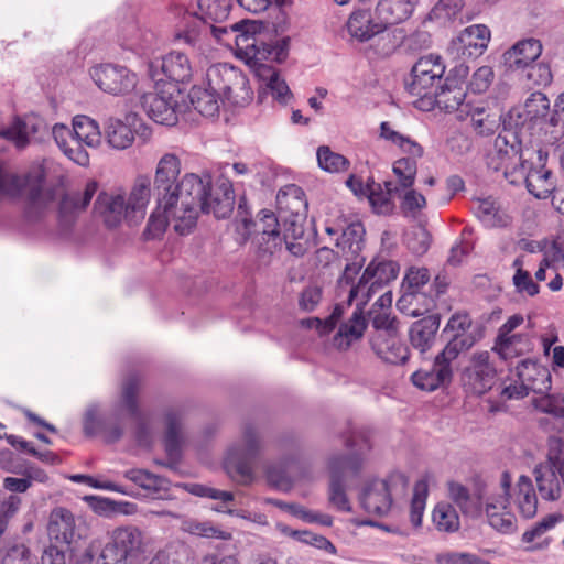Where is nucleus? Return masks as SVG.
I'll list each match as a JSON object with an SVG mask.
<instances>
[{
	"label": "nucleus",
	"mask_w": 564,
	"mask_h": 564,
	"mask_svg": "<svg viewBox=\"0 0 564 564\" xmlns=\"http://www.w3.org/2000/svg\"><path fill=\"white\" fill-rule=\"evenodd\" d=\"M209 175L185 174L173 192L161 194L150 215L144 235L155 239L171 226L180 235L189 234L196 225L198 210L226 218L234 209L235 193L231 182L219 177L214 188Z\"/></svg>",
	"instance_id": "nucleus-1"
},
{
	"label": "nucleus",
	"mask_w": 564,
	"mask_h": 564,
	"mask_svg": "<svg viewBox=\"0 0 564 564\" xmlns=\"http://www.w3.org/2000/svg\"><path fill=\"white\" fill-rule=\"evenodd\" d=\"M140 380L135 376L126 378L121 384L119 399L113 403L110 414L105 417L97 403L89 404L83 416V430L87 436H101L107 443H115L123 435V419L132 416L138 421L135 440L142 447H149L151 435L147 431L139 410L138 393Z\"/></svg>",
	"instance_id": "nucleus-2"
},
{
	"label": "nucleus",
	"mask_w": 564,
	"mask_h": 564,
	"mask_svg": "<svg viewBox=\"0 0 564 564\" xmlns=\"http://www.w3.org/2000/svg\"><path fill=\"white\" fill-rule=\"evenodd\" d=\"M498 163L495 170H502L511 184L525 183L530 194L539 199L547 198L555 189V180L545 166L547 152L540 145L536 150L527 148L519 153L514 145H509L505 137L495 142Z\"/></svg>",
	"instance_id": "nucleus-3"
},
{
	"label": "nucleus",
	"mask_w": 564,
	"mask_h": 564,
	"mask_svg": "<svg viewBox=\"0 0 564 564\" xmlns=\"http://www.w3.org/2000/svg\"><path fill=\"white\" fill-rule=\"evenodd\" d=\"M510 486L511 477L503 473L498 486L488 492L470 494L462 484L452 481L448 484V496L464 514L478 518L485 513L488 524L494 530L502 534H512L517 531L518 524L516 514L509 509Z\"/></svg>",
	"instance_id": "nucleus-4"
},
{
	"label": "nucleus",
	"mask_w": 564,
	"mask_h": 564,
	"mask_svg": "<svg viewBox=\"0 0 564 564\" xmlns=\"http://www.w3.org/2000/svg\"><path fill=\"white\" fill-rule=\"evenodd\" d=\"M256 40L240 37L238 40V57L241 58L251 69L259 82L258 97L262 100L270 95L273 100L281 105H288L293 94L273 63H281L288 56V47L284 41L269 44L264 41L258 48Z\"/></svg>",
	"instance_id": "nucleus-5"
},
{
	"label": "nucleus",
	"mask_w": 564,
	"mask_h": 564,
	"mask_svg": "<svg viewBox=\"0 0 564 564\" xmlns=\"http://www.w3.org/2000/svg\"><path fill=\"white\" fill-rule=\"evenodd\" d=\"M152 197V180L148 174H138L128 193L117 189L101 193L96 206L108 227H117L122 221L140 224Z\"/></svg>",
	"instance_id": "nucleus-6"
},
{
	"label": "nucleus",
	"mask_w": 564,
	"mask_h": 564,
	"mask_svg": "<svg viewBox=\"0 0 564 564\" xmlns=\"http://www.w3.org/2000/svg\"><path fill=\"white\" fill-rule=\"evenodd\" d=\"M52 134L62 152L80 166L89 164V154L85 148L97 150L102 144L99 123L85 115L73 118L72 129L63 123H55Z\"/></svg>",
	"instance_id": "nucleus-7"
},
{
	"label": "nucleus",
	"mask_w": 564,
	"mask_h": 564,
	"mask_svg": "<svg viewBox=\"0 0 564 564\" xmlns=\"http://www.w3.org/2000/svg\"><path fill=\"white\" fill-rule=\"evenodd\" d=\"M409 478L401 471L391 473L386 479L366 481L359 492L361 508L372 516H386L394 501L408 492Z\"/></svg>",
	"instance_id": "nucleus-8"
},
{
	"label": "nucleus",
	"mask_w": 564,
	"mask_h": 564,
	"mask_svg": "<svg viewBox=\"0 0 564 564\" xmlns=\"http://www.w3.org/2000/svg\"><path fill=\"white\" fill-rule=\"evenodd\" d=\"M206 77L210 87L220 90L223 105L243 108L253 99L248 78L234 66L213 65L207 69Z\"/></svg>",
	"instance_id": "nucleus-9"
},
{
	"label": "nucleus",
	"mask_w": 564,
	"mask_h": 564,
	"mask_svg": "<svg viewBox=\"0 0 564 564\" xmlns=\"http://www.w3.org/2000/svg\"><path fill=\"white\" fill-rule=\"evenodd\" d=\"M371 446L365 442L359 452L350 456L335 455L328 459L327 468L329 473L328 501L339 511L350 512V501L346 495L344 476L348 471L357 473L369 453Z\"/></svg>",
	"instance_id": "nucleus-10"
},
{
	"label": "nucleus",
	"mask_w": 564,
	"mask_h": 564,
	"mask_svg": "<svg viewBox=\"0 0 564 564\" xmlns=\"http://www.w3.org/2000/svg\"><path fill=\"white\" fill-rule=\"evenodd\" d=\"M260 448L259 431L253 425H246L241 441L227 451L224 459V468L234 480L247 484L252 479V459Z\"/></svg>",
	"instance_id": "nucleus-11"
},
{
	"label": "nucleus",
	"mask_w": 564,
	"mask_h": 564,
	"mask_svg": "<svg viewBox=\"0 0 564 564\" xmlns=\"http://www.w3.org/2000/svg\"><path fill=\"white\" fill-rule=\"evenodd\" d=\"M257 223L247 217L236 220V232L240 242L247 241L254 234V242L258 245L259 254L272 256L282 248V237L278 230L279 221L274 214L262 210Z\"/></svg>",
	"instance_id": "nucleus-12"
},
{
	"label": "nucleus",
	"mask_w": 564,
	"mask_h": 564,
	"mask_svg": "<svg viewBox=\"0 0 564 564\" xmlns=\"http://www.w3.org/2000/svg\"><path fill=\"white\" fill-rule=\"evenodd\" d=\"M551 388L549 370L531 359H524L516 367V379L506 383L501 395L505 400L522 399L530 391L544 393Z\"/></svg>",
	"instance_id": "nucleus-13"
},
{
	"label": "nucleus",
	"mask_w": 564,
	"mask_h": 564,
	"mask_svg": "<svg viewBox=\"0 0 564 564\" xmlns=\"http://www.w3.org/2000/svg\"><path fill=\"white\" fill-rule=\"evenodd\" d=\"M143 550V533L132 525L115 529L104 546L98 564H122L135 558Z\"/></svg>",
	"instance_id": "nucleus-14"
},
{
	"label": "nucleus",
	"mask_w": 564,
	"mask_h": 564,
	"mask_svg": "<svg viewBox=\"0 0 564 564\" xmlns=\"http://www.w3.org/2000/svg\"><path fill=\"white\" fill-rule=\"evenodd\" d=\"M180 97L181 90L177 85L155 84V90L144 94L141 104L149 118L154 122L174 126L177 122Z\"/></svg>",
	"instance_id": "nucleus-15"
},
{
	"label": "nucleus",
	"mask_w": 564,
	"mask_h": 564,
	"mask_svg": "<svg viewBox=\"0 0 564 564\" xmlns=\"http://www.w3.org/2000/svg\"><path fill=\"white\" fill-rule=\"evenodd\" d=\"M346 30L350 39L359 43H365L372 40L375 36L381 35L380 42H388L380 51L381 55H390L397 47V42L391 41L390 33L384 34L387 31L382 21L376 14L368 10H355L348 17L346 22Z\"/></svg>",
	"instance_id": "nucleus-16"
},
{
	"label": "nucleus",
	"mask_w": 564,
	"mask_h": 564,
	"mask_svg": "<svg viewBox=\"0 0 564 564\" xmlns=\"http://www.w3.org/2000/svg\"><path fill=\"white\" fill-rule=\"evenodd\" d=\"M468 73L469 69L466 65L455 66L446 77L444 85L440 90L436 89L430 99L434 98L435 104L445 111H460L463 113L469 107V104L464 105Z\"/></svg>",
	"instance_id": "nucleus-17"
},
{
	"label": "nucleus",
	"mask_w": 564,
	"mask_h": 564,
	"mask_svg": "<svg viewBox=\"0 0 564 564\" xmlns=\"http://www.w3.org/2000/svg\"><path fill=\"white\" fill-rule=\"evenodd\" d=\"M445 73V65L440 56L426 55L421 57L412 68V80L409 91L413 96L431 97L437 89Z\"/></svg>",
	"instance_id": "nucleus-18"
},
{
	"label": "nucleus",
	"mask_w": 564,
	"mask_h": 564,
	"mask_svg": "<svg viewBox=\"0 0 564 564\" xmlns=\"http://www.w3.org/2000/svg\"><path fill=\"white\" fill-rule=\"evenodd\" d=\"M550 110V100L545 94L535 91L530 95L524 104V115L532 123V137L536 145L555 144L563 135L562 129L541 128Z\"/></svg>",
	"instance_id": "nucleus-19"
},
{
	"label": "nucleus",
	"mask_w": 564,
	"mask_h": 564,
	"mask_svg": "<svg viewBox=\"0 0 564 564\" xmlns=\"http://www.w3.org/2000/svg\"><path fill=\"white\" fill-rule=\"evenodd\" d=\"M194 68L188 56L178 51H172L161 59L149 64V75L155 84H160L164 78L170 84L188 83L192 79Z\"/></svg>",
	"instance_id": "nucleus-20"
},
{
	"label": "nucleus",
	"mask_w": 564,
	"mask_h": 564,
	"mask_svg": "<svg viewBox=\"0 0 564 564\" xmlns=\"http://www.w3.org/2000/svg\"><path fill=\"white\" fill-rule=\"evenodd\" d=\"M90 77L102 91L115 96L129 94L138 83L137 75L127 67L111 64L93 67Z\"/></svg>",
	"instance_id": "nucleus-21"
},
{
	"label": "nucleus",
	"mask_w": 564,
	"mask_h": 564,
	"mask_svg": "<svg viewBox=\"0 0 564 564\" xmlns=\"http://www.w3.org/2000/svg\"><path fill=\"white\" fill-rule=\"evenodd\" d=\"M205 33L213 35L215 40L226 46L235 44L236 53L238 54V40L240 37H251L256 40L254 46L258 48L264 44L265 34L262 32V24L257 21H241L228 26L215 25L207 23Z\"/></svg>",
	"instance_id": "nucleus-22"
},
{
	"label": "nucleus",
	"mask_w": 564,
	"mask_h": 564,
	"mask_svg": "<svg viewBox=\"0 0 564 564\" xmlns=\"http://www.w3.org/2000/svg\"><path fill=\"white\" fill-rule=\"evenodd\" d=\"M205 33L213 35L215 40L226 46L235 44L236 53L238 54V40L240 37H251L256 40L254 46L258 48L264 44L265 34L262 32V24L257 21H241L228 26L215 25L207 23Z\"/></svg>",
	"instance_id": "nucleus-23"
},
{
	"label": "nucleus",
	"mask_w": 564,
	"mask_h": 564,
	"mask_svg": "<svg viewBox=\"0 0 564 564\" xmlns=\"http://www.w3.org/2000/svg\"><path fill=\"white\" fill-rule=\"evenodd\" d=\"M490 41V31L484 24H474L463 30L452 40L447 51L457 59L477 57L487 48Z\"/></svg>",
	"instance_id": "nucleus-24"
},
{
	"label": "nucleus",
	"mask_w": 564,
	"mask_h": 564,
	"mask_svg": "<svg viewBox=\"0 0 564 564\" xmlns=\"http://www.w3.org/2000/svg\"><path fill=\"white\" fill-rule=\"evenodd\" d=\"M138 121L137 113H127L124 118H106L102 121V142L116 151L129 149L135 139V123Z\"/></svg>",
	"instance_id": "nucleus-25"
},
{
	"label": "nucleus",
	"mask_w": 564,
	"mask_h": 564,
	"mask_svg": "<svg viewBox=\"0 0 564 564\" xmlns=\"http://www.w3.org/2000/svg\"><path fill=\"white\" fill-rule=\"evenodd\" d=\"M46 531L52 542L65 546H69L80 536L75 514L69 509L61 506L51 510Z\"/></svg>",
	"instance_id": "nucleus-26"
},
{
	"label": "nucleus",
	"mask_w": 564,
	"mask_h": 564,
	"mask_svg": "<svg viewBox=\"0 0 564 564\" xmlns=\"http://www.w3.org/2000/svg\"><path fill=\"white\" fill-rule=\"evenodd\" d=\"M535 480L543 499H558L564 490V459L551 457L536 467Z\"/></svg>",
	"instance_id": "nucleus-27"
},
{
	"label": "nucleus",
	"mask_w": 564,
	"mask_h": 564,
	"mask_svg": "<svg viewBox=\"0 0 564 564\" xmlns=\"http://www.w3.org/2000/svg\"><path fill=\"white\" fill-rule=\"evenodd\" d=\"M542 50L536 39L520 40L502 54V64L507 70H524L541 56Z\"/></svg>",
	"instance_id": "nucleus-28"
},
{
	"label": "nucleus",
	"mask_w": 564,
	"mask_h": 564,
	"mask_svg": "<svg viewBox=\"0 0 564 564\" xmlns=\"http://www.w3.org/2000/svg\"><path fill=\"white\" fill-rule=\"evenodd\" d=\"M375 354L386 362L399 365L409 359V348L402 343L398 333L387 330L375 333L370 339Z\"/></svg>",
	"instance_id": "nucleus-29"
},
{
	"label": "nucleus",
	"mask_w": 564,
	"mask_h": 564,
	"mask_svg": "<svg viewBox=\"0 0 564 564\" xmlns=\"http://www.w3.org/2000/svg\"><path fill=\"white\" fill-rule=\"evenodd\" d=\"M489 352H475L471 365L466 372V384L476 394H482L489 390L495 381L496 369L489 361Z\"/></svg>",
	"instance_id": "nucleus-30"
},
{
	"label": "nucleus",
	"mask_w": 564,
	"mask_h": 564,
	"mask_svg": "<svg viewBox=\"0 0 564 564\" xmlns=\"http://www.w3.org/2000/svg\"><path fill=\"white\" fill-rule=\"evenodd\" d=\"M523 322V315L514 314L510 316L507 322L499 328L495 348L501 358H512L513 356L521 354L527 348V337L523 335L512 334V332L522 325Z\"/></svg>",
	"instance_id": "nucleus-31"
},
{
	"label": "nucleus",
	"mask_w": 564,
	"mask_h": 564,
	"mask_svg": "<svg viewBox=\"0 0 564 564\" xmlns=\"http://www.w3.org/2000/svg\"><path fill=\"white\" fill-rule=\"evenodd\" d=\"M181 173V160L177 155L173 153H165L160 158L156 163L153 185L159 193V197L161 194L173 192L176 187L177 178Z\"/></svg>",
	"instance_id": "nucleus-32"
},
{
	"label": "nucleus",
	"mask_w": 564,
	"mask_h": 564,
	"mask_svg": "<svg viewBox=\"0 0 564 564\" xmlns=\"http://www.w3.org/2000/svg\"><path fill=\"white\" fill-rule=\"evenodd\" d=\"M417 2V0H379L376 6V14L388 30L389 26L410 19Z\"/></svg>",
	"instance_id": "nucleus-33"
},
{
	"label": "nucleus",
	"mask_w": 564,
	"mask_h": 564,
	"mask_svg": "<svg viewBox=\"0 0 564 564\" xmlns=\"http://www.w3.org/2000/svg\"><path fill=\"white\" fill-rule=\"evenodd\" d=\"M512 498L519 514L524 519L533 518L538 512V497L532 480L527 476H520L512 494L509 491L508 499ZM511 510V508L509 507Z\"/></svg>",
	"instance_id": "nucleus-34"
},
{
	"label": "nucleus",
	"mask_w": 564,
	"mask_h": 564,
	"mask_svg": "<svg viewBox=\"0 0 564 564\" xmlns=\"http://www.w3.org/2000/svg\"><path fill=\"white\" fill-rule=\"evenodd\" d=\"M438 328L440 317L435 314L416 321L410 328V340L412 346L421 354H424L433 346Z\"/></svg>",
	"instance_id": "nucleus-35"
},
{
	"label": "nucleus",
	"mask_w": 564,
	"mask_h": 564,
	"mask_svg": "<svg viewBox=\"0 0 564 564\" xmlns=\"http://www.w3.org/2000/svg\"><path fill=\"white\" fill-rule=\"evenodd\" d=\"M189 100L195 110L205 117H214L218 113L221 99L219 89L210 87L207 80V87L194 86L189 91Z\"/></svg>",
	"instance_id": "nucleus-36"
},
{
	"label": "nucleus",
	"mask_w": 564,
	"mask_h": 564,
	"mask_svg": "<svg viewBox=\"0 0 564 564\" xmlns=\"http://www.w3.org/2000/svg\"><path fill=\"white\" fill-rule=\"evenodd\" d=\"M183 412L178 409L165 413V449L167 455L175 459L180 456L184 442L182 434Z\"/></svg>",
	"instance_id": "nucleus-37"
},
{
	"label": "nucleus",
	"mask_w": 564,
	"mask_h": 564,
	"mask_svg": "<svg viewBox=\"0 0 564 564\" xmlns=\"http://www.w3.org/2000/svg\"><path fill=\"white\" fill-rule=\"evenodd\" d=\"M435 305L434 296L424 292L403 290L397 302V307L403 314L411 317H419L430 312Z\"/></svg>",
	"instance_id": "nucleus-38"
},
{
	"label": "nucleus",
	"mask_w": 564,
	"mask_h": 564,
	"mask_svg": "<svg viewBox=\"0 0 564 564\" xmlns=\"http://www.w3.org/2000/svg\"><path fill=\"white\" fill-rule=\"evenodd\" d=\"M558 518L556 516H547L540 522L535 523L531 529L522 534V542L525 544V550L533 552L545 550L551 543V539L546 536V532L555 527Z\"/></svg>",
	"instance_id": "nucleus-39"
},
{
	"label": "nucleus",
	"mask_w": 564,
	"mask_h": 564,
	"mask_svg": "<svg viewBox=\"0 0 564 564\" xmlns=\"http://www.w3.org/2000/svg\"><path fill=\"white\" fill-rule=\"evenodd\" d=\"M390 194L400 199V209L406 217L416 218L426 207L425 196L412 187H392V183L386 184Z\"/></svg>",
	"instance_id": "nucleus-40"
},
{
	"label": "nucleus",
	"mask_w": 564,
	"mask_h": 564,
	"mask_svg": "<svg viewBox=\"0 0 564 564\" xmlns=\"http://www.w3.org/2000/svg\"><path fill=\"white\" fill-rule=\"evenodd\" d=\"M399 272L400 264L384 258L373 259L364 271L366 278L372 281V285H377L379 289L395 280Z\"/></svg>",
	"instance_id": "nucleus-41"
},
{
	"label": "nucleus",
	"mask_w": 564,
	"mask_h": 564,
	"mask_svg": "<svg viewBox=\"0 0 564 564\" xmlns=\"http://www.w3.org/2000/svg\"><path fill=\"white\" fill-rule=\"evenodd\" d=\"M452 377V370L445 366H438L434 362L431 369H420L411 376L415 387L423 391H434L448 381Z\"/></svg>",
	"instance_id": "nucleus-42"
},
{
	"label": "nucleus",
	"mask_w": 564,
	"mask_h": 564,
	"mask_svg": "<svg viewBox=\"0 0 564 564\" xmlns=\"http://www.w3.org/2000/svg\"><path fill=\"white\" fill-rule=\"evenodd\" d=\"M380 138L397 147L403 154H414L415 156H423L424 154L423 147L420 143L410 135L395 130L388 121L380 124Z\"/></svg>",
	"instance_id": "nucleus-43"
},
{
	"label": "nucleus",
	"mask_w": 564,
	"mask_h": 564,
	"mask_svg": "<svg viewBox=\"0 0 564 564\" xmlns=\"http://www.w3.org/2000/svg\"><path fill=\"white\" fill-rule=\"evenodd\" d=\"M124 477L141 488L159 495L160 498H169L166 494L171 482L161 476L145 469H130L124 473Z\"/></svg>",
	"instance_id": "nucleus-44"
},
{
	"label": "nucleus",
	"mask_w": 564,
	"mask_h": 564,
	"mask_svg": "<svg viewBox=\"0 0 564 564\" xmlns=\"http://www.w3.org/2000/svg\"><path fill=\"white\" fill-rule=\"evenodd\" d=\"M365 229L360 223H351L341 227L340 237L335 239L336 247L343 256H358L362 249Z\"/></svg>",
	"instance_id": "nucleus-45"
},
{
	"label": "nucleus",
	"mask_w": 564,
	"mask_h": 564,
	"mask_svg": "<svg viewBox=\"0 0 564 564\" xmlns=\"http://www.w3.org/2000/svg\"><path fill=\"white\" fill-rule=\"evenodd\" d=\"M367 323L362 312L355 311L351 318L343 324L335 336V345L340 349L348 348L352 341L359 339L366 329Z\"/></svg>",
	"instance_id": "nucleus-46"
},
{
	"label": "nucleus",
	"mask_w": 564,
	"mask_h": 564,
	"mask_svg": "<svg viewBox=\"0 0 564 564\" xmlns=\"http://www.w3.org/2000/svg\"><path fill=\"white\" fill-rule=\"evenodd\" d=\"M463 113L470 117L473 129L480 135L492 134L499 127V117L484 106H470Z\"/></svg>",
	"instance_id": "nucleus-47"
},
{
	"label": "nucleus",
	"mask_w": 564,
	"mask_h": 564,
	"mask_svg": "<svg viewBox=\"0 0 564 564\" xmlns=\"http://www.w3.org/2000/svg\"><path fill=\"white\" fill-rule=\"evenodd\" d=\"M475 340L471 335L468 334H455L449 339L444 349L435 357V361L438 366H445L448 370H452L451 364L455 360L460 352L468 350Z\"/></svg>",
	"instance_id": "nucleus-48"
},
{
	"label": "nucleus",
	"mask_w": 564,
	"mask_h": 564,
	"mask_svg": "<svg viewBox=\"0 0 564 564\" xmlns=\"http://www.w3.org/2000/svg\"><path fill=\"white\" fill-rule=\"evenodd\" d=\"M181 530L200 538L218 539L228 541L231 533L214 525L210 521H198L196 519L184 518L181 522Z\"/></svg>",
	"instance_id": "nucleus-49"
},
{
	"label": "nucleus",
	"mask_w": 564,
	"mask_h": 564,
	"mask_svg": "<svg viewBox=\"0 0 564 564\" xmlns=\"http://www.w3.org/2000/svg\"><path fill=\"white\" fill-rule=\"evenodd\" d=\"M97 192V183L88 182L84 189V193L80 196L77 195H67L59 203V215L64 219H70L73 215L83 210L90 203L93 196Z\"/></svg>",
	"instance_id": "nucleus-50"
},
{
	"label": "nucleus",
	"mask_w": 564,
	"mask_h": 564,
	"mask_svg": "<svg viewBox=\"0 0 564 564\" xmlns=\"http://www.w3.org/2000/svg\"><path fill=\"white\" fill-rule=\"evenodd\" d=\"M421 158L414 154H404V156L393 162L392 171L398 180V184L393 187L402 188L414 185L417 174V160Z\"/></svg>",
	"instance_id": "nucleus-51"
},
{
	"label": "nucleus",
	"mask_w": 564,
	"mask_h": 564,
	"mask_svg": "<svg viewBox=\"0 0 564 564\" xmlns=\"http://www.w3.org/2000/svg\"><path fill=\"white\" fill-rule=\"evenodd\" d=\"M35 131L33 123L14 119L8 127L0 129V137L12 142L18 149H23L29 144L30 135Z\"/></svg>",
	"instance_id": "nucleus-52"
},
{
	"label": "nucleus",
	"mask_w": 564,
	"mask_h": 564,
	"mask_svg": "<svg viewBox=\"0 0 564 564\" xmlns=\"http://www.w3.org/2000/svg\"><path fill=\"white\" fill-rule=\"evenodd\" d=\"M152 37L153 34L137 22L128 23L121 31L122 45L132 51L143 50Z\"/></svg>",
	"instance_id": "nucleus-53"
},
{
	"label": "nucleus",
	"mask_w": 564,
	"mask_h": 564,
	"mask_svg": "<svg viewBox=\"0 0 564 564\" xmlns=\"http://www.w3.org/2000/svg\"><path fill=\"white\" fill-rule=\"evenodd\" d=\"M432 520L440 531L454 532L459 528V517L455 508L447 502H440L435 506Z\"/></svg>",
	"instance_id": "nucleus-54"
},
{
	"label": "nucleus",
	"mask_w": 564,
	"mask_h": 564,
	"mask_svg": "<svg viewBox=\"0 0 564 564\" xmlns=\"http://www.w3.org/2000/svg\"><path fill=\"white\" fill-rule=\"evenodd\" d=\"M200 19L207 23H220L229 15L230 0H199Z\"/></svg>",
	"instance_id": "nucleus-55"
},
{
	"label": "nucleus",
	"mask_w": 564,
	"mask_h": 564,
	"mask_svg": "<svg viewBox=\"0 0 564 564\" xmlns=\"http://www.w3.org/2000/svg\"><path fill=\"white\" fill-rule=\"evenodd\" d=\"M427 495L429 482L425 478H422L414 485L410 506V520L415 528L420 527L422 523Z\"/></svg>",
	"instance_id": "nucleus-56"
},
{
	"label": "nucleus",
	"mask_w": 564,
	"mask_h": 564,
	"mask_svg": "<svg viewBox=\"0 0 564 564\" xmlns=\"http://www.w3.org/2000/svg\"><path fill=\"white\" fill-rule=\"evenodd\" d=\"M379 290L377 285H372V281L362 273L357 284H352L348 290V304L356 302V311L362 312V307L371 299L372 294Z\"/></svg>",
	"instance_id": "nucleus-57"
},
{
	"label": "nucleus",
	"mask_w": 564,
	"mask_h": 564,
	"mask_svg": "<svg viewBox=\"0 0 564 564\" xmlns=\"http://www.w3.org/2000/svg\"><path fill=\"white\" fill-rule=\"evenodd\" d=\"M317 161L319 167L329 173L344 172L349 166V161L344 155L333 152L326 145L318 148Z\"/></svg>",
	"instance_id": "nucleus-58"
},
{
	"label": "nucleus",
	"mask_w": 564,
	"mask_h": 564,
	"mask_svg": "<svg viewBox=\"0 0 564 564\" xmlns=\"http://www.w3.org/2000/svg\"><path fill=\"white\" fill-rule=\"evenodd\" d=\"M463 7V0H440L430 11L429 20L445 23L455 19Z\"/></svg>",
	"instance_id": "nucleus-59"
},
{
	"label": "nucleus",
	"mask_w": 564,
	"mask_h": 564,
	"mask_svg": "<svg viewBox=\"0 0 564 564\" xmlns=\"http://www.w3.org/2000/svg\"><path fill=\"white\" fill-rule=\"evenodd\" d=\"M476 216L488 227H497L506 224L503 216L499 214L495 202L486 198L475 203Z\"/></svg>",
	"instance_id": "nucleus-60"
},
{
	"label": "nucleus",
	"mask_w": 564,
	"mask_h": 564,
	"mask_svg": "<svg viewBox=\"0 0 564 564\" xmlns=\"http://www.w3.org/2000/svg\"><path fill=\"white\" fill-rule=\"evenodd\" d=\"M206 25L207 22H204L200 18L192 19L184 30L176 33V39L182 40L187 45L200 48L203 39L208 35V33H205Z\"/></svg>",
	"instance_id": "nucleus-61"
},
{
	"label": "nucleus",
	"mask_w": 564,
	"mask_h": 564,
	"mask_svg": "<svg viewBox=\"0 0 564 564\" xmlns=\"http://www.w3.org/2000/svg\"><path fill=\"white\" fill-rule=\"evenodd\" d=\"M431 275L426 268L411 267L406 270L402 282V290L423 292L422 289L430 282Z\"/></svg>",
	"instance_id": "nucleus-62"
},
{
	"label": "nucleus",
	"mask_w": 564,
	"mask_h": 564,
	"mask_svg": "<svg viewBox=\"0 0 564 564\" xmlns=\"http://www.w3.org/2000/svg\"><path fill=\"white\" fill-rule=\"evenodd\" d=\"M406 243L413 253L424 254L430 248L431 235L425 228L419 227L408 235Z\"/></svg>",
	"instance_id": "nucleus-63"
},
{
	"label": "nucleus",
	"mask_w": 564,
	"mask_h": 564,
	"mask_svg": "<svg viewBox=\"0 0 564 564\" xmlns=\"http://www.w3.org/2000/svg\"><path fill=\"white\" fill-rule=\"evenodd\" d=\"M495 72L490 66H481L474 74L469 82V87L474 93H484L492 84Z\"/></svg>",
	"instance_id": "nucleus-64"
}]
</instances>
